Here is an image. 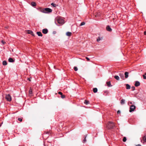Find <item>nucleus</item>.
Listing matches in <instances>:
<instances>
[{
    "instance_id": "nucleus-1",
    "label": "nucleus",
    "mask_w": 146,
    "mask_h": 146,
    "mask_svg": "<svg viewBox=\"0 0 146 146\" xmlns=\"http://www.w3.org/2000/svg\"><path fill=\"white\" fill-rule=\"evenodd\" d=\"M115 125L113 122L111 121H110L108 123L107 127L109 129L113 128Z\"/></svg>"
},
{
    "instance_id": "nucleus-25",
    "label": "nucleus",
    "mask_w": 146,
    "mask_h": 146,
    "mask_svg": "<svg viewBox=\"0 0 146 146\" xmlns=\"http://www.w3.org/2000/svg\"><path fill=\"white\" fill-rule=\"evenodd\" d=\"M32 91L31 90H29V95L30 96H31L32 95Z\"/></svg>"
},
{
    "instance_id": "nucleus-10",
    "label": "nucleus",
    "mask_w": 146,
    "mask_h": 146,
    "mask_svg": "<svg viewBox=\"0 0 146 146\" xmlns=\"http://www.w3.org/2000/svg\"><path fill=\"white\" fill-rule=\"evenodd\" d=\"M140 85V83L138 81H136L135 82V85L136 87L139 86Z\"/></svg>"
},
{
    "instance_id": "nucleus-42",
    "label": "nucleus",
    "mask_w": 146,
    "mask_h": 146,
    "mask_svg": "<svg viewBox=\"0 0 146 146\" xmlns=\"http://www.w3.org/2000/svg\"><path fill=\"white\" fill-rule=\"evenodd\" d=\"M137 146H141V145L140 144H138L137 145Z\"/></svg>"
},
{
    "instance_id": "nucleus-31",
    "label": "nucleus",
    "mask_w": 146,
    "mask_h": 146,
    "mask_svg": "<svg viewBox=\"0 0 146 146\" xmlns=\"http://www.w3.org/2000/svg\"><path fill=\"white\" fill-rule=\"evenodd\" d=\"M131 89H132V91H134L135 90V87L134 86H133L131 87Z\"/></svg>"
},
{
    "instance_id": "nucleus-12",
    "label": "nucleus",
    "mask_w": 146,
    "mask_h": 146,
    "mask_svg": "<svg viewBox=\"0 0 146 146\" xmlns=\"http://www.w3.org/2000/svg\"><path fill=\"white\" fill-rule=\"evenodd\" d=\"M72 34V33L70 32H68L66 33V35L68 36H70Z\"/></svg>"
},
{
    "instance_id": "nucleus-6",
    "label": "nucleus",
    "mask_w": 146,
    "mask_h": 146,
    "mask_svg": "<svg viewBox=\"0 0 146 146\" xmlns=\"http://www.w3.org/2000/svg\"><path fill=\"white\" fill-rule=\"evenodd\" d=\"M42 32L44 34H46L48 32V30L46 29H43L42 30Z\"/></svg>"
},
{
    "instance_id": "nucleus-45",
    "label": "nucleus",
    "mask_w": 146,
    "mask_h": 146,
    "mask_svg": "<svg viewBox=\"0 0 146 146\" xmlns=\"http://www.w3.org/2000/svg\"><path fill=\"white\" fill-rule=\"evenodd\" d=\"M145 75H146V73H145Z\"/></svg>"
},
{
    "instance_id": "nucleus-36",
    "label": "nucleus",
    "mask_w": 146,
    "mask_h": 146,
    "mask_svg": "<svg viewBox=\"0 0 146 146\" xmlns=\"http://www.w3.org/2000/svg\"><path fill=\"white\" fill-rule=\"evenodd\" d=\"M58 94L60 95H61L62 94V93L61 92H58Z\"/></svg>"
},
{
    "instance_id": "nucleus-23",
    "label": "nucleus",
    "mask_w": 146,
    "mask_h": 146,
    "mask_svg": "<svg viewBox=\"0 0 146 146\" xmlns=\"http://www.w3.org/2000/svg\"><path fill=\"white\" fill-rule=\"evenodd\" d=\"M143 139L146 142V135L143 137Z\"/></svg>"
},
{
    "instance_id": "nucleus-30",
    "label": "nucleus",
    "mask_w": 146,
    "mask_h": 146,
    "mask_svg": "<svg viewBox=\"0 0 146 146\" xmlns=\"http://www.w3.org/2000/svg\"><path fill=\"white\" fill-rule=\"evenodd\" d=\"M61 97L62 98H65V96L62 94V95H61Z\"/></svg>"
},
{
    "instance_id": "nucleus-15",
    "label": "nucleus",
    "mask_w": 146,
    "mask_h": 146,
    "mask_svg": "<svg viewBox=\"0 0 146 146\" xmlns=\"http://www.w3.org/2000/svg\"><path fill=\"white\" fill-rule=\"evenodd\" d=\"M120 103L121 104L123 105L125 103V100L124 99H122L121 100Z\"/></svg>"
},
{
    "instance_id": "nucleus-2",
    "label": "nucleus",
    "mask_w": 146,
    "mask_h": 146,
    "mask_svg": "<svg viewBox=\"0 0 146 146\" xmlns=\"http://www.w3.org/2000/svg\"><path fill=\"white\" fill-rule=\"evenodd\" d=\"M52 11V10L49 8H46L44 9L42 11V12L44 13H49L51 12Z\"/></svg>"
},
{
    "instance_id": "nucleus-34",
    "label": "nucleus",
    "mask_w": 146,
    "mask_h": 146,
    "mask_svg": "<svg viewBox=\"0 0 146 146\" xmlns=\"http://www.w3.org/2000/svg\"><path fill=\"white\" fill-rule=\"evenodd\" d=\"M143 78L145 79H146V76H145V75H143Z\"/></svg>"
},
{
    "instance_id": "nucleus-41",
    "label": "nucleus",
    "mask_w": 146,
    "mask_h": 146,
    "mask_svg": "<svg viewBox=\"0 0 146 146\" xmlns=\"http://www.w3.org/2000/svg\"><path fill=\"white\" fill-rule=\"evenodd\" d=\"M144 35H146V31L144 32Z\"/></svg>"
},
{
    "instance_id": "nucleus-18",
    "label": "nucleus",
    "mask_w": 146,
    "mask_h": 146,
    "mask_svg": "<svg viewBox=\"0 0 146 146\" xmlns=\"http://www.w3.org/2000/svg\"><path fill=\"white\" fill-rule=\"evenodd\" d=\"M93 92L95 93L97 92L98 91L97 88H94L93 89Z\"/></svg>"
},
{
    "instance_id": "nucleus-21",
    "label": "nucleus",
    "mask_w": 146,
    "mask_h": 146,
    "mask_svg": "<svg viewBox=\"0 0 146 146\" xmlns=\"http://www.w3.org/2000/svg\"><path fill=\"white\" fill-rule=\"evenodd\" d=\"M31 5L33 6H35L36 5V4L35 2H33L31 3Z\"/></svg>"
},
{
    "instance_id": "nucleus-9",
    "label": "nucleus",
    "mask_w": 146,
    "mask_h": 146,
    "mask_svg": "<svg viewBox=\"0 0 146 146\" xmlns=\"http://www.w3.org/2000/svg\"><path fill=\"white\" fill-rule=\"evenodd\" d=\"M129 72H126L124 73V75L125 76V78H127L129 76Z\"/></svg>"
},
{
    "instance_id": "nucleus-20",
    "label": "nucleus",
    "mask_w": 146,
    "mask_h": 146,
    "mask_svg": "<svg viewBox=\"0 0 146 146\" xmlns=\"http://www.w3.org/2000/svg\"><path fill=\"white\" fill-rule=\"evenodd\" d=\"M51 5L53 7H56V6H57V5H56V4H54L53 3H52L51 4Z\"/></svg>"
},
{
    "instance_id": "nucleus-37",
    "label": "nucleus",
    "mask_w": 146,
    "mask_h": 146,
    "mask_svg": "<svg viewBox=\"0 0 146 146\" xmlns=\"http://www.w3.org/2000/svg\"><path fill=\"white\" fill-rule=\"evenodd\" d=\"M120 113V111L119 110H118L117 111V113L118 114Z\"/></svg>"
},
{
    "instance_id": "nucleus-16",
    "label": "nucleus",
    "mask_w": 146,
    "mask_h": 146,
    "mask_svg": "<svg viewBox=\"0 0 146 146\" xmlns=\"http://www.w3.org/2000/svg\"><path fill=\"white\" fill-rule=\"evenodd\" d=\"M107 84L108 87H111L112 86L111 84V83L110 82H107Z\"/></svg>"
},
{
    "instance_id": "nucleus-29",
    "label": "nucleus",
    "mask_w": 146,
    "mask_h": 146,
    "mask_svg": "<svg viewBox=\"0 0 146 146\" xmlns=\"http://www.w3.org/2000/svg\"><path fill=\"white\" fill-rule=\"evenodd\" d=\"M74 69L75 71H76L78 70V69L76 67H74Z\"/></svg>"
},
{
    "instance_id": "nucleus-11",
    "label": "nucleus",
    "mask_w": 146,
    "mask_h": 146,
    "mask_svg": "<svg viewBox=\"0 0 146 146\" xmlns=\"http://www.w3.org/2000/svg\"><path fill=\"white\" fill-rule=\"evenodd\" d=\"M8 61L9 62H13L14 61V60L11 58H9Z\"/></svg>"
},
{
    "instance_id": "nucleus-22",
    "label": "nucleus",
    "mask_w": 146,
    "mask_h": 146,
    "mask_svg": "<svg viewBox=\"0 0 146 146\" xmlns=\"http://www.w3.org/2000/svg\"><path fill=\"white\" fill-rule=\"evenodd\" d=\"M84 103L86 105H87L89 104V102L86 100H85Z\"/></svg>"
},
{
    "instance_id": "nucleus-26",
    "label": "nucleus",
    "mask_w": 146,
    "mask_h": 146,
    "mask_svg": "<svg viewBox=\"0 0 146 146\" xmlns=\"http://www.w3.org/2000/svg\"><path fill=\"white\" fill-rule=\"evenodd\" d=\"M126 140L127 139L126 137H124L123 138V142H125L126 141Z\"/></svg>"
},
{
    "instance_id": "nucleus-14",
    "label": "nucleus",
    "mask_w": 146,
    "mask_h": 146,
    "mask_svg": "<svg viewBox=\"0 0 146 146\" xmlns=\"http://www.w3.org/2000/svg\"><path fill=\"white\" fill-rule=\"evenodd\" d=\"M37 34L39 36H42V35L41 33L40 32H37Z\"/></svg>"
},
{
    "instance_id": "nucleus-35",
    "label": "nucleus",
    "mask_w": 146,
    "mask_h": 146,
    "mask_svg": "<svg viewBox=\"0 0 146 146\" xmlns=\"http://www.w3.org/2000/svg\"><path fill=\"white\" fill-rule=\"evenodd\" d=\"M2 43L3 44H4L5 43V42H4L3 40H2L1 41Z\"/></svg>"
},
{
    "instance_id": "nucleus-38",
    "label": "nucleus",
    "mask_w": 146,
    "mask_h": 146,
    "mask_svg": "<svg viewBox=\"0 0 146 146\" xmlns=\"http://www.w3.org/2000/svg\"><path fill=\"white\" fill-rule=\"evenodd\" d=\"M130 104H132V102H129L128 103V104L129 105H130Z\"/></svg>"
},
{
    "instance_id": "nucleus-27",
    "label": "nucleus",
    "mask_w": 146,
    "mask_h": 146,
    "mask_svg": "<svg viewBox=\"0 0 146 146\" xmlns=\"http://www.w3.org/2000/svg\"><path fill=\"white\" fill-rule=\"evenodd\" d=\"M28 33L31 35H33V32L30 31H28Z\"/></svg>"
},
{
    "instance_id": "nucleus-19",
    "label": "nucleus",
    "mask_w": 146,
    "mask_h": 146,
    "mask_svg": "<svg viewBox=\"0 0 146 146\" xmlns=\"http://www.w3.org/2000/svg\"><path fill=\"white\" fill-rule=\"evenodd\" d=\"M7 64V63L6 61L4 60L3 62V65L4 66L6 65Z\"/></svg>"
},
{
    "instance_id": "nucleus-5",
    "label": "nucleus",
    "mask_w": 146,
    "mask_h": 146,
    "mask_svg": "<svg viewBox=\"0 0 146 146\" xmlns=\"http://www.w3.org/2000/svg\"><path fill=\"white\" fill-rule=\"evenodd\" d=\"M5 98L8 101H10L11 100V96L9 94L6 95L5 96Z\"/></svg>"
},
{
    "instance_id": "nucleus-40",
    "label": "nucleus",
    "mask_w": 146,
    "mask_h": 146,
    "mask_svg": "<svg viewBox=\"0 0 146 146\" xmlns=\"http://www.w3.org/2000/svg\"><path fill=\"white\" fill-rule=\"evenodd\" d=\"M56 33V31H53V34H55Z\"/></svg>"
},
{
    "instance_id": "nucleus-17",
    "label": "nucleus",
    "mask_w": 146,
    "mask_h": 146,
    "mask_svg": "<svg viewBox=\"0 0 146 146\" xmlns=\"http://www.w3.org/2000/svg\"><path fill=\"white\" fill-rule=\"evenodd\" d=\"M114 78L117 80H119V78L118 76L116 75L114 76Z\"/></svg>"
},
{
    "instance_id": "nucleus-33",
    "label": "nucleus",
    "mask_w": 146,
    "mask_h": 146,
    "mask_svg": "<svg viewBox=\"0 0 146 146\" xmlns=\"http://www.w3.org/2000/svg\"><path fill=\"white\" fill-rule=\"evenodd\" d=\"M86 136L85 137V139H84V140L83 141V142L84 143V142H85L86 141Z\"/></svg>"
},
{
    "instance_id": "nucleus-28",
    "label": "nucleus",
    "mask_w": 146,
    "mask_h": 146,
    "mask_svg": "<svg viewBox=\"0 0 146 146\" xmlns=\"http://www.w3.org/2000/svg\"><path fill=\"white\" fill-rule=\"evenodd\" d=\"M85 24V23L84 22H82L80 25V26L83 25Z\"/></svg>"
},
{
    "instance_id": "nucleus-24",
    "label": "nucleus",
    "mask_w": 146,
    "mask_h": 146,
    "mask_svg": "<svg viewBox=\"0 0 146 146\" xmlns=\"http://www.w3.org/2000/svg\"><path fill=\"white\" fill-rule=\"evenodd\" d=\"M101 40V39L100 37H98L97 39V42H99L100 40Z\"/></svg>"
},
{
    "instance_id": "nucleus-8",
    "label": "nucleus",
    "mask_w": 146,
    "mask_h": 146,
    "mask_svg": "<svg viewBox=\"0 0 146 146\" xmlns=\"http://www.w3.org/2000/svg\"><path fill=\"white\" fill-rule=\"evenodd\" d=\"M106 30L108 31L111 32L112 31V29L109 25L107 26Z\"/></svg>"
},
{
    "instance_id": "nucleus-13",
    "label": "nucleus",
    "mask_w": 146,
    "mask_h": 146,
    "mask_svg": "<svg viewBox=\"0 0 146 146\" xmlns=\"http://www.w3.org/2000/svg\"><path fill=\"white\" fill-rule=\"evenodd\" d=\"M126 85V88L127 89L129 90L130 89L131 86H130L128 84H127Z\"/></svg>"
},
{
    "instance_id": "nucleus-7",
    "label": "nucleus",
    "mask_w": 146,
    "mask_h": 146,
    "mask_svg": "<svg viewBox=\"0 0 146 146\" xmlns=\"http://www.w3.org/2000/svg\"><path fill=\"white\" fill-rule=\"evenodd\" d=\"M119 75L122 79H124V75L123 73H119Z\"/></svg>"
},
{
    "instance_id": "nucleus-32",
    "label": "nucleus",
    "mask_w": 146,
    "mask_h": 146,
    "mask_svg": "<svg viewBox=\"0 0 146 146\" xmlns=\"http://www.w3.org/2000/svg\"><path fill=\"white\" fill-rule=\"evenodd\" d=\"M18 120L20 121H22V119L21 118H19L18 119Z\"/></svg>"
},
{
    "instance_id": "nucleus-44",
    "label": "nucleus",
    "mask_w": 146,
    "mask_h": 146,
    "mask_svg": "<svg viewBox=\"0 0 146 146\" xmlns=\"http://www.w3.org/2000/svg\"><path fill=\"white\" fill-rule=\"evenodd\" d=\"M29 81H30V79L29 78Z\"/></svg>"
},
{
    "instance_id": "nucleus-43",
    "label": "nucleus",
    "mask_w": 146,
    "mask_h": 146,
    "mask_svg": "<svg viewBox=\"0 0 146 146\" xmlns=\"http://www.w3.org/2000/svg\"><path fill=\"white\" fill-rule=\"evenodd\" d=\"M8 28V27H5V28H6V29H7Z\"/></svg>"
},
{
    "instance_id": "nucleus-3",
    "label": "nucleus",
    "mask_w": 146,
    "mask_h": 146,
    "mask_svg": "<svg viewBox=\"0 0 146 146\" xmlns=\"http://www.w3.org/2000/svg\"><path fill=\"white\" fill-rule=\"evenodd\" d=\"M57 21L58 23L61 25H62L64 23L63 19L61 18H58L57 19Z\"/></svg>"
},
{
    "instance_id": "nucleus-39",
    "label": "nucleus",
    "mask_w": 146,
    "mask_h": 146,
    "mask_svg": "<svg viewBox=\"0 0 146 146\" xmlns=\"http://www.w3.org/2000/svg\"><path fill=\"white\" fill-rule=\"evenodd\" d=\"M86 59L88 60H90V59L87 57H86Z\"/></svg>"
},
{
    "instance_id": "nucleus-4",
    "label": "nucleus",
    "mask_w": 146,
    "mask_h": 146,
    "mask_svg": "<svg viewBox=\"0 0 146 146\" xmlns=\"http://www.w3.org/2000/svg\"><path fill=\"white\" fill-rule=\"evenodd\" d=\"M135 108L136 107L135 106L133 105H131V106H130L129 111L130 112H131L133 111L135 109Z\"/></svg>"
}]
</instances>
